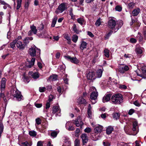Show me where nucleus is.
<instances>
[{"instance_id":"1","label":"nucleus","mask_w":146,"mask_h":146,"mask_svg":"<svg viewBox=\"0 0 146 146\" xmlns=\"http://www.w3.org/2000/svg\"><path fill=\"white\" fill-rule=\"evenodd\" d=\"M112 102L114 104H120L123 102V99L122 95L120 93L113 95L111 97Z\"/></svg>"},{"instance_id":"2","label":"nucleus","mask_w":146,"mask_h":146,"mask_svg":"<svg viewBox=\"0 0 146 146\" xmlns=\"http://www.w3.org/2000/svg\"><path fill=\"white\" fill-rule=\"evenodd\" d=\"M35 48L31 47L29 48L28 50L29 54L32 57H38L40 54V49L35 46Z\"/></svg>"},{"instance_id":"3","label":"nucleus","mask_w":146,"mask_h":146,"mask_svg":"<svg viewBox=\"0 0 146 146\" xmlns=\"http://www.w3.org/2000/svg\"><path fill=\"white\" fill-rule=\"evenodd\" d=\"M108 25L109 28L114 30V33L116 32L119 29L118 25H117L116 21L112 19L109 21Z\"/></svg>"},{"instance_id":"4","label":"nucleus","mask_w":146,"mask_h":146,"mask_svg":"<svg viewBox=\"0 0 146 146\" xmlns=\"http://www.w3.org/2000/svg\"><path fill=\"white\" fill-rule=\"evenodd\" d=\"M103 129V127L100 125H98V126L96 127L94 129V132L96 134H94L92 135L91 139H92L94 141H95L97 139V138L96 137V134L98 133H100L102 131V129Z\"/></svg>"},{"instance_id":"5","label":"nucleus","mask_w":146,"mask_h":146,"mask_svg":"<svg viewBox=\"0 0 146 146\" xmlns=\"http://www.w3.org/2000/svg\"><path fill=\"white\" fill-rule=\"evenodd\" d=\"M13 96L15 98V99L16 100L19 101L24 99V97L21 94V92L17 90L15 91V94L13 95Z\"/></svg>"},{"instance_id":"6","label":"nucleus","mask_w":146,"mask_h":146,"mask_svg":"<svg viewBox=\"0 0 146 146\" xmlns=\"http://www.w3.org/2000/svg\"><path fill=\"white\" fill-rule=\"evenodd\" d=\"M129 69L128 66L125 64H122L118 69V71L121 74H124Z\"/></svg>"},{"instance_id":"7","label":"nucleus","mask_w":146,"mask_h":146,"mask_svg":"<svg viewBox=\"0 0 146 146\" xmlns=\"http://www.w3.org/2000/svg\"><path fill=\"white\" fill-rule=\"evenodd\" d=\"M87 78L88 80H93L96 78L95 75V72L92 71H89L87 74Z\"/></svg>"},{"instance_id":"8","label":"nucleus","mask_w":146,"mask_h":146,"mask_svg":"<svg viewBox=\"0 0 146 146\" xmlns=\"http://www.w3.org/2000/svg\"><path fill=\"white\" fill-rule=\"evenodd\" d=\"M65 57L67 60L74 64H77L80 62V61L76 57H72L69 55L65 56Z\"/></svg>"},{"instance_id":"9","label":"nucleus","mask_w":146,"mask_h":146,"mask_svg":"<svg viewBox=\"0 0 146 146\" xmlns=\"http://www.w3.org/2000/svg\"><path fill=\"white\" fill-rule=\"evenodd\" d=\"M66 4V3H61L59 5L57 9L60 11V13L62 12L67 9Z\"/></svg>"},{"instance_id":"10","label":"nucleus","mask_w":146,"mask_h":146,"mask_svg":"<svg viewBox=\"0 0 146 146\" xmlns=\"http://www.w3.org/2000/svg\"><path fill=\"white\" fill-rule=\"evenodd\" d=\"M39 74L38 72H33L32 71L29 72V77H31L34 79H36L39 77Z\"/></svg>"},{"instance_id":"11","label":"nucleus","mask_w":146,"mask_h":146,"mask_svg":"<svg viewBox=\"0 0 146 146\" xmlns=\"http://www.w3.org/2000/svg\"><path fill=\"white\" fill-rule=\"evenodd\" d=\"M81 137L82 139L83 145H85L88 141V137L87 134L86 133L82 134L81 135Z\"/></svg>"},{"instance_id":"12","label":"nucleus","mask_w":146,"mask_h":146,"mask_svg":"<svg viewBox=\"0 0 146 146\" xmlns=\"http://www.w3.org/2000/svg\"><path fill=\"white\" fill-rule=\"evenodd\" d=\"M6 81V79L5 78H2L1 84V92H2L5 88Z\"/></svg>"},{"instance_id":"13","label":"nucleus","mask_w":146,"mask_h":146,"mask_svg":"<svg viewBox=\"0 0 146 146\" xmlns=\"http://www.w3.org/2000/svg\"><path fill=\"white\" fill-rule=\"evenodd\" d=\"M141 70L142 74H137V75L143 78H146V66H143L141 68Z\"/></svg>"},{"instance_id":"14","label":"nucleus","mask_w":146,"mask_h":146,"mask_svg":"<svg viewBox=\"0 0 146 146\" xmlns=\"http://www.w3.org/2000/svg\"><path fill=\"white\" fill-rule=\"evenodd\" d=\"M112 94H109L104 96L103 98V102L105 103L106 102H108L110 100Z\"/></svg>"},{"instance_id":"15","label":"nucleus","mask_w":146,"mask_h":146,"mask_svg":"<svg viewBox=\"0 0 146 146\" xmlns=\"http://www.w3.org/2000/svg\"><path fill=\"white\" fill-rule=\"evenodd\" d=\"M16 46L20 50H23L25 47L24 44L21 41H19L16 43Z\"/></svg>"},{"instance_id":"16","label":"nucleus","mask_w":146,"mask_h":146,"mask_svg":"<svg viewBox=\"0 0 146 146\" xmlns=\"http://www.w3.org/2000/svg\"><path fill=\"white\" fill-rule=\"evenodd\" d=\"M103 70H102L101 69H98L97 71L95 72V75L96 78H100L102 75Z\"/></svg>"},{"instance_id":"17","label":"nucleus","mask_w":146,"mask_h":146,"mask_svg":"<svg viewBox=\"0 0 146 146\" xmlns=\"http://www.w3.org/2000/svg\"><path fill=\"white\" fill-rule=\"evenodd\" d=\"M72 30L74 31V33L77 34H78L80 33L81 32V30H79L77 28V26L75 24H74L72 28Z\"/></svg>"},{"instance_id":"18","label":"nucleus","mask_w":146,"mask_h":146,"mask_svg":"<svg viewBox=\"0 0 146 146\" xmlns=\"http://www.w3.org/2000/svg\"><path fill=\"white\" fill-rule=\"evenodd\" d=\"M140 11V9L139 8L134 9L132 11V16L134 17L137 16L139 14Z\"/></svg>"},{"instance_id":"19","label":"nucleus","mask_w":146,"mask_h":146,"mask_svg":"<svg viewBox=\"0 0 146 146\" xmlns=\"http://www.w3.org/2000/svg\"><path fill=\"white\" fill-rule=\"evenodd\" d=\"M98 95V94L97 92H93L90 95V97L91 100L95 101L97 99Z\"/></svg>"},{"instance_id":"20","label":"nucleus","mask_w":146,"mask_h":146,"mask_svg":"<svg viewBox=\"0 0 146 146\" xmlns=\"http://www.w3.org/2000/svg\"><path fill=\"white\" fill-rule=\"evenodd\" d=\"M78 101L79 103V104H84V105H86V100L84 99L83 97L79 98L78 99Z\"/></svg>"},{"instance_id":"21","label":"nucleus","mask_w":146,"mask_h":146,"mask_svg":"<svg viewBox=\"0 0 146 146\" xmlns=\"http://www.w3.org/2000/svg\"><path fill=\"white\" fill-rule=\"evenodd\" d=\"M114 129L113 127H112L111 126H109L106 129V133L108 135H110L112 131H113Z\"/></svg>"},{"instance_id":"22","label":"nucleus","mask_w":146,"mask_h":146,"mask_svg":"<svg viewBox=\"0 0 146 146\" xmlns=\"http://www.w3.org/2000/svg\"><path fill=\"white\" fill-rule=\"evenodd\" d=\"M77 22L82 26L84 24H86V22L83 18H78L77 19Z\"/></svg>"},{"instance_id":"23","label":"nucleus","mask_w":146,"mask_h":146,"mask_svg":"<svg viewBox=\"0 0 146 146\" xmlns=\"http://www.w3.org/2000/svg\"><path fill=\"white\" fill-rule=\"evenodd\" d=\"M92 107L90 104H89L88 106V108L87 111V113L88 117L90 118L92 117V112L91 111Z\"/></svg>"},{"instance_id":"24","label":"nucleus","mask_w":146,"mask_h":146,"mask_svg":"<svg viewBox=\"0 0 146 146\" xmlns=\"http://www.w3.org/2000/svg\"><path fill=\"white\" fill-rule=\"evenodd\" d=\"M131 21L130 23V25L131 26H132L133 23L135 24V22H137L138 23V20L136 18H135V17H133L132 16V15H131Z\"/></svg>"},{"instance_id":"25","label":"nucleus","mask_w":146,"mask_h":146,"mask_svg":"<svg viewBox=\"0 0 146 146\" xmlns=\"http://www.w3.org/2000/svg\"><path fill=\"white\" fill-rule=\"evenodd\" d=\"M87 44V43L86 42L84 41H82V43L80 45V49L82 50H83L84 49L86 48Z\"/></svg>"},{"instance_id":"26","label":"nucleus","mask_w":146,"mask_h":146,"mask_svg":"<svg viewBox=\"0 0 146 146\" xmlns=\"http://www.w3.org/2000/svg\"><path fill=\"white\" fill-rule=\"evenodd\" d=\"M57 19V17L56 16L52 19L51 25V27H55V25L56 23Z\"/></svg>"},{"instance_id":"27","label":"nucleus","mask_w":146,"mask_h":146,"mask_svg":"<svg viewBox=\"0 0 146 146\" xmlns=\"http://www.w3.org/2000/svg\"><path fill=\"white\" fill-rule=\"evenodd\" d=\"M59 106H54L52 108V113L53 114L55 113L59 110Z\"/></svg>"},{"instance_id":"28","label":"nucleus","mask_w":146,"mask_h":146,"mask_svg":"<svg viewBox=\"0 0 146 146\" xmlns=\"http://www.w3.org/2000/svg\"><path fill=\"white\" fill-rule=\"evenodd\" d=\"M31 31H32L34 34H36L37 33V30L36 29V27L34 25L30 27Z\"/></svg>"},{"instance_id":"29","label":"nucleus","mask_w":146,"mask_h":146,"mask_svg":"<svg viewBox=\"0 0 146 146\" xmlns=\"http://www.w3.org/2000/svg\"><path fill=\"white\" fill-rule=\"evenodd\" d=\"M143 48H137L135 50L137 54H141L143 53Z\"/></svg>"},{"instance_id":"30","label":"nucleus","mask_w":146,"mask_h":146,"mask_svg":"<svg viewBox=\"0 0 146 146\" xmlns=\"http://www.w3.org/2000/svg\"><path fill=\"white\" fill-rule=\"evenodd\" d=\"M113 32V31L111 30H110V32L106 34L105 36H104V39L105 40H106L109 38L110 36L111 35L112 33Z\"/></svg>"},{"instance_id":"31","label":"nucleus","mask_w":146,"mask_h":146,"mask_svg":"<svg viewBox=\"0 0 146 146\" xmlns=\"http://www.w3.org/2000/svg\"><path fill=\"white\" fill-rule=\"evenodd\" d=\"M120 116L119 113H114L113 114V117L116 120L119 119Z\"/></svg>"},{"instance_id":"32","label":"nucleus","mask_w":146,"mask_h":146,"mask_svg":"<svg viewBox=\"0 0 146 146\" xmlns=\"http://www.w3.org/2000/svg\"><path fill=\"white\" fill-rule=\"evenodd\" d=\"M29 134L31 136L33 137H36L37 135L36 132L33 130L29 131Z\"/></svg>"},{"instance_id":"33","label":"nucleus","mask_w":146,"mask_h":146,"mask_svg":"<svg viewBox=\"0 0 146 146\" xmlns=\"http://www.w3.org/2000/svg\"><path fill=\"white\" fill-rule=\"evenodd\" d=\"M31 2L30 0H27L25 3L24 7L25 9H27L29 7Z\"/></svg>"},{"instance_id":"34","label":"nucleus","mask_w":146,"mask_h":146,"mask_svg":"<svg viewBox=\"0 0 146 146\" xmlns=\"http://www.w3.org/2000/svg\"><path fill=\"white\" fill-rule=\"evenodd\" d=\"M17 42L15 40H13V42H11L10 44V46L11 48L13 49H14V47H15V44Z\"/></svg>"},{"instance_id":"35","label":"nucleus","mask_w":146,"mask_h":146,"mask_svg":"<svg viewBox=\"0 0 146 146\" xmlns=\"http://www.w3.org/2000/svg\"><path fill=\"white\" fill-rule=\"evenodd\" d=\"M23 78L24 79V81L25 82H27V83H28L29 82V78L28 76L24 75H23Z\"/></svg>"},{"instance_id":"36","label":"nucleus","mask_w":146,"mask_h":146,"mask_svg":"<svg viewBox=\"0 0 146 146\" xmlns=\"http://www.w3.org/2000/svg\"><path fill=\"white\" fill-rule=\"evenodd\" d=\"M104 55L107 57H109V50L106 48L104 51Z\"/></svg>"},{"instance_id":"37","label":"nucleus","mask_w":146,"mask_h":146,"mask_svg":"<svg viewBox=\"0 0 146 146\" xmlns=\"http://www.w3.org/2000/svg\"><path fill=\"white\" fill-rule=\"evenodd\" d=\"M22 0H17V9H18L21 7L22 4Z\"/></svg>"},{"instance_id":"38","label":"nucleus","mask_w":146,"mask_h":146,"mask_svg":"<svg viewBox=\"0 0 146 146\" xmlns=\"http://www.w3.org/2000/svg\"><path fill=\"white\" fill-rule=\"evenodd\" d=\"M4 126L2 123V120H0V132L2 133L3 132Z\"/></svg>"},{"instance_id":"39","label":"nucleus","mask_w":146,"mask_h":146,"mask_svg":"<svg viewBox=\"0 0 146 146\" xmlns=\"http://www.w3.org/2000/svg\"><path fill=\"white\" fill-rule=\"evenodd\" d=\"M78 36L76 35H73L72 41L74 43H76L78 39Z\"/></svg>"},{"instance_id":"40","label":"nucleus","mask_w":146,"mask_h":146,"mask_svg":"<svg viewBox=\"0 0 146 146\" xmlns=\"http://www.w3.org/2000/svg\"><path fill=\"white\" fill-rule=\"evenodd\" d=\"M58 134V133L57 131H54L51 133L50 135L52 137H55L57 136Z\"/></svg>"},{"instance_id":"41","label":"nucleus","mask_w":146,"mask_h":146,"mask_svg":"<svg viewBox=\"0 0 146 146\" xmlns=\"http://www.w3.org/2000/svg\"><path fill=\"white\" fill-rule=\"evenodd\" d=\"M29 40L27 37L23 40V43L25 47L27 46V45L29 44Z\"/></svg>"},{"instance_id":"42","label":"nucleus","mask_w":146,"mask_h":146,"mask_svg":"<svg viewBox=\"0 0 146 146\" xmlns=\"http://www.w3.org/2000/svg\"><path fill=\"white\" fill-rule=\"evenodd\" d=\"M50 104L49 102H47L46 104V107L45 111L46 112L48 111V109L50 108Z\"/></svg>"},{"instance_id":"43","label":"nucleus","mask_w":146,"mask_h":146,"mask_svg":"<svg viewBox=\"0 0 146 146\" xmlns=\"http://www.w3.org/2000/svg\"><path fill=\"white\" fill-rule=\"evenodd\" d=\"M135 5V3L133 2H131L128 4V5L130 9L133 8Z\"/></svg>"},{"instance_id":"44","label":"nucleus","mask_w":146,"mask_h":146,"mask_svg":"<svg viewBox=\"0 0 146 146\" xmlns=\"http://www.w3.org/2000/svg\"><path fill=\"white\" fill-rule=\"evenodd\" d=\"M67 75H65L63 77V80L66 84H68V79L67 78Z\"/></svg>"},{"instance_id":"45","label":"nucleus","mask_w":146,"mask_h":146,"mask_svg":"<svg viewBox=\"0 0 146 146\" xmlns=\"http://www.w3.org/2000/svg\"><path fill=\"white\" fill-rule=\"evenodd\" d=\"M95 25L98 26H99L101 24V22L100 21V17L97 20L96 22L95 23Z\"/></svg>"},{"instance_id":"46","label":"nucleus","mask_w":146,"mask_h":146,"mask_svg":"<svg viewBox=\"0 0 146 146\" xmlns=\"http://www.w3.org/2000/svg\"><path fill=\"white\" fill-rule=\"evenodd\" d=\"M35 121L36 123L38 125L41 124L42 121L40 118H38L36 119Z\"/></svg>"},{"instance_id":"47","label":"nucleus","mask_w":146,"mask_h":146,"mask_svg":"<svg viewBox=\"0 0 146 146\" xmlns=\"http://www.w3.org/2000/svg\"><path fill=\"white\" fill-rule=\"evenodd\" d=\"M46 90V88L45 87H40L39 88V91L40 92H44Z\"/></svg>"},{"instance_id":"48","label":"nucleus","mask_w":146,"mask_h":146,"mask_svg":"<svg viewBox=\"0 0 146 146\" xmlns=\"http://www.w3.org/2000/svg\"><path fill=\"white\" fill-rule=\"evenodd\" d=\"M135 110L133 109H131L129 110L128 112V114L129 115H132L133 113L135 112Z\"/></svg>"},{"instance_id":"49","label":"nucleus","mask_w":146,"mask_h":146,"mask_svg":"<svg viewBox=\"0 0 146 146\" xmlns=\"http://www.w3.org/2000/svg\"><path fill=\"white\" fill-rule=\"evenodd\" d=\"M58 76L57 75L54 74L52 76H50L49 77L50 79H52L53 80H56V78Z\"/></svg>"},{"instance_id":"50","label":"nucleus","mask_w":146,"mask_h":146,"mask_svg":"<svg viewBox=\"0 0 146 146\" xmlns=\"http://www.w3.org/2000/svg\"><path fill=\"white\" fill-rule=\"evenodd\" d=\"M80 141L79 139H76L74 141V146H79Z\"/></svg>"},{"instance_id":"51","label":"nucleus","mask_w":146,"mask_h":146,"mask_svg":"<svg viewBox=\"0 0 146 146\" xmlns=\"http://www.w3.org/2000/svg\"><path fill=\"white\" fill-rule=\"evenodd\" d=\"M115 9L117 11L120 12L122 11V8L119 5H117L115 7Z\"/></svg>"},{"instance_id":"52","label":"nucleus","mask_w":146,"mask_h":146,"mask_svg":"<svg viewBox=\"0 0 146 146\" xmlns=\"http://www.w3.org/2000/svg\"><path fill=\"white\" fill-rule=\"evenodd\" d=\"M64 38L67 40H69L71 39L70 36L68 34H66L64 36Z\"/></svg>"},{"instance_id":"53","label":"nucleus","mask_w":146,"mask_h":146,"mask_svg":"<svg viewBox=\"0 0 146 146\" xmlns=\"http://www.w3.org/2000/svg\"><path fill=\"white\" fill-rule=\"evenodd\" d=\"M22 144L24 146H31V145L30 143L27 141L22 143Z\"/></svg>"},{"instance_id":"54","label":"nucleus","mask_w":146,"mask_h":146,"mask_svg":"<svg viewBox=\"0 0 146 146\" xmlns=\"http://www.w3.org/2000/svg\"><path fill=\"white\" fill-rule=\"evenodd\" d=\"M137 127H133L132 130L134 132L133 135H135L138 132V131L136 130Z\"/></svg>"},{"instance_id":"55","label":"nucleus","mask_w":146,"mask_h":146,"mask_svg":"<svg viewBox=\"0 0 146 146\" xmlns=\"http://www.w3.org/2000/svg\"><path fill=\"white\" fill-rule=\"evenodd\" d=\"M54 96L53 95L50 94L48 97V102L50 103L52 101L53 99H54Z\"/></svg>"},{"instance_id":"56","label":"nucleus","mask_w":146,"mask_h":146,"mask_svg":"<svg viewBox=\"0 0 146 146\" xmlns=\"http://www.w3.org/2000/svg\"><path fill=\"white\" fill-rule=\"evenodd\" d=\"M35 105L36 108H38L41 107L42 106V104L41 103L38 104L35 103Z\"/></svg>"},{"instance_id":"57","label":"nucleus","mask_w":146,"mask_h":146,"mask_svg":"<svg viewBox=\"0 0 146 146\" xmlns=\"http://www.w3.org/2000/svg\"><path fill=\"white\" fill-rule=\"evenodd\" d=\"M133 104L136 106L137 107H139L141 106V104L139 103V102L137 101H135L133 102Z\"/></svg>"},{"instance_id":"58","label":"nucleus","mask_w":146,"mask_h":146,"mask_svg":"<svg viewBox=\"0 0 146 146\" xmlns=\"http://www.w3.org/2000/svg\"><path fill=\"white\" fill-rule=\"evenodd\" d=\"M130 41L131 43H134L137 42V40L135 38H131L130 39Z\"/></svg>"},{"instance_id":"59","label":"nucleus","mask_w":146,"mask_h":146,"mask_svg":"<svg viewBox=\"0 0 146 146\" xmlns=\"http://www.w3.org/2000/svg\"><path fill=\"white\" fill-rule=\"evenodd\" d=\"M91 131V129L89 127H87L84 129V131L86 133H89Z\"/></svg>"},{"instance_id":"60","label":"nucleus","mask_w":146,"mask_h":146,"mask_svg":"<svg viewBox=\"0 0 146 146\" xmlns=\"http://www.w3.org/2000/svg\"><path fill=\"white\" fill-rule=\"evenodd\" d=\"M46 90L50 91L52 89V87L50 85H48L46 87Z\"/></svg>"},{"instance_id":"61","label":"nucleus","mask_w":146,"mask_h":146,"mask_svg":"<svg viewBox=\"0 0 146 146\" xmlns=\"http://www.w3.org/2000/svg\"><path fill=\"white\" fill-rule=\"evenodd\" d=\"M57 90L58 92H59V94H62V92L61 91V88L60 86H59L57 88Z\"/></svg>"},{"instance_id":"62","label":"nucleus","mask_w":146,"mask_h":146,"mask_svg":"<svg viewBox=\"0 0 146 146\" xmlns=\"http://www.w3.org/2000/svg\"><path fill=\"white\" fill-rule=\"evenodd\" d=\"M87 35L92 38L94 36V35L91 32L89 31L87 32Z\"/></svg>"},{"instance_id":"63","label":"nucleus","mask_w":146,"mask_h":146,"mask_svg":"<svg viewBox=\"0 0 146 146\" xmlns=\"http://www.w3.org/2000/svg\"><path fill=\"white\" fill-rule=\"evenodd\" d=\"M143 34L145 37H146V26L144 27L143 29Z\"/></svg>"},{"instance_id":"64","label":"nucleus","mask_w":146,"mask_h":146,"mask_svg":"<svg viewBox=\"0 0 146 146\" xmlns=\"http://www.w3.org/2000/svg\"><path fill=\"white\" fill-rule=\"evenodd\" d=\"M37 146H43L42 142L41 141H39L38 142Z\"/></svg>"}]
</instances>
